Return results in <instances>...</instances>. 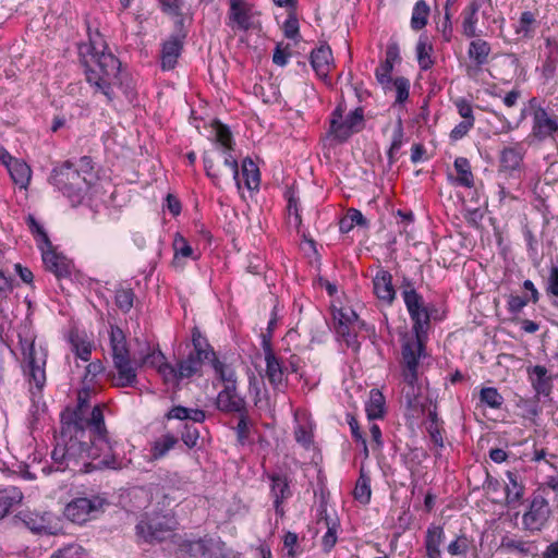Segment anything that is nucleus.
<instances>
[{"label": "nucleus", "instance_id": "nucleus-1", "mask_svg": "<svg viewBox=\"0 0 558 558\" xmlns=\"http://www.w3.org/2000/svg\"><path fill=\"white\" fill-rule=\"evenodd\" d=\"M93 429L61 424L60 436L51 452V468L58 472L89 473L94 470L122 468L117 442L108 432L99 430L100 416L92 418Z\"/></svg>", "mask_w": 558, "mask_h": 558}, {"label": "nucleus", "instance_id": "nucleus-2", "mask_svg": "<svg viewBox=\"0 0 558 558\" xmlns=\"http://www.w3.org/2000/svg\"><path fill=\"white\" fill-rule=\"evenodd\" d=\"M81 62L85 69L86 81L100 92L108 101L114 98L113 86L123 87L120 60L109 50L102 35L88 32V41L78 46Z\"/></svg>", "mask_w": 558, "mask_h": 558}, {"label": "nucleus", "instance_id": "nucleus-3", "mask_svg": "<svg viewBox=\"0 0 558 558\" xmlns=\"http://www.w3.org/2000/svg\"><path fill=\"white\" fill-rule=\"evenodd\" d=\"M96 180L97 174L89 156L65 160L54 166L49 177V183L72 203H81Z\"/></svg>", "mask_w": 558, "mask_h": 558}, {"label": "nucleus", "instance_id": "nucleus-4", "mask_svg": "<svg viewBox=\"0 0 558 558\" xmlns=\"http://www.w3.org/2000/svg\"><path fill=\"white\" fill-rule=\"evenodd\" d=\"M17 337L23 357L22 367L29 385V391L34 397L40 396L47 381L48 350L45 345L36 343L35 335L27 327L20 329Z\"/></svg>", "mask_w": 558, "mask_h": 558}, {"label": "nucleus", "instance_id": "nucleus-5", "mask_svg": "<svg viewBox=\"0 0 558 558\" xmlns=\"http://www.w3.org/2000/svg\"><path fill=\"white\" fill-rule=\"evenodd\" d=\"M110 344L113 367L117 376L113 385L120 388L135 387L137 384V360L132 361L126 345L125 336L121 328L111 327Z\"/></svg>", "mask_w": 558, "mask_h": 558}, {"label": "nucleus", "instance_id": "nucleus-6", "mask_svg": "<svg viewBox=\"0 0 558 558\" xmlns=\"http://www.w3.org/2000/svg\"><path fill=\"white\" fill-rule=\"evenodd\" d=\"M192 345L193 350L178 362V373L183 379L202 375L203 365L206 363L210 364L214 357V348L197 327H194L192 330Z\"/></svg>", "mask_w": 558, "mask_h": 558}, {"label": "nucleus", "instance_id": "nucleus-7", "mask_svg": "<svg viewBox=\"0 0 558 558\" xmlns=\"http://www.w3.org/2000/svg\"><path fill=\"white\" fill-rule=\"evenodd\" d=\"M105 404H97L92 408L88 402V392H80L76 407L74 409H66L61 413V424L93 429L92 418H96V415H98L101 421L99 430L108 432L105 423Z\"/></svg>", "mask_w": 558, "mask_h": 558}, {"label": "nucleus", "instance_id": "nucleus-8", "mask_svg": "<svg viewBox=\"0 0 558 558\" xmlns=\"http://www.w3.org/2000/svg\"><path fill=\"white\" fill-rule=\"evenodd\" d=\"M175 520L168 513L145 512L135 526L136 535L147 543L163 541L174 529Z\"/></svg>", "mask_w": 558, "mask_h": 558}, {"label": "nucleus", "instance_id": "nucleus-9", "mask_svg": "<svg viewBox=\"0 0 558 558\" xmlns=\"http://www.w3.org/2000/svg\"><path fill=\"white\" fill-rule=\"evenodd\" d=\"M345 107L339 104L330 116L329 133L340 142H345L352 134L364 128V110L357 107L343 118Z\"/></svg>", "mask_w": 558, "mask_h": 558}, {"label": "nucleus", "instance_id": "nucleus-10", "mask_svg": "<svg viewBox=\"0 0 558 558\" xmlns=\"http://www.w3.org/2000/svg\"><path fill=\"white\" fill-rule=\"evenodd\" d=\"M425 339L415 337L402 344V377L411 387L418 380L420 360L425 356Z\"/></svg>", "mask_w": 558, "mask_h": 558}, {"label": "nucleus", "instance_id": "nucleus-11", "mask_svg": "<svg viewBox=\"0 0 558 558\" xmlns=\"http://www.w3.org/2000/svg\"><path fill=\"white\" fill-rule=\"evenodd\" d=\"M105 504L106 499L97 495L78 497L65 506L63 513L70 521L83 524L99 512Z\"/></svg>", "mask_w": 558, "mask_h": 558}, {"label": "nucleus", "instance_id": "nucleus-12", "mask_svg": "<svg viewBox=\"0 0 558 558\" xmlns=\"http://www.w3.org/2000/svg\"><path fill=\"white\" fill-rule=\"evenodd\" d=\"M233 144L234 143L230 130L226 125L217 123V125L215 126L216 150L219 154V157L223 159V165L231 170L235 185L240 189V170L238 160L232 155Z\"/></svg>", "mask_w": 558, "mask_h": 558}, {"label": "nucleus", "instance_id": "nucleus-13", "mask_svg": "<svg viewBox=\"0 0 558 558\" xmlns=\"http://www.w3.org/2000/svg\"><path fill=\"white\" fill-rule=\"evenodd\" d=\"M557 132V117L550 116L547 110H538L537 113H532V130L530 135L536 141L544 142L554 138Z\"/></svg>", "mask_w": 558, "mask_h": 558}, {"label": "nucleus", "instance_id": "nucleus-14", "mask_svg": "<svg viewBox=\"0 0 558 558\" xmlns=\"http://www.w3.org/2000/svg\"><path fill=\"white\" fill-rule=\"evenodd\" d=\"M549 506L542 496H535L529 510L523 514L522 523L529 531H539L548 519Z\"/></svg>", "mask_w": 558, "mask_h": 558}, {"label": "nucleus", "instance_id": "nucleus-15", "mask_svg": "<svg viewBox=\"0 0 558 558\" xmlns=\"http://www.w3.org/2000/svg\"><path fill=\"white\" fill-rule=\"evenodd\" d=\"M216 408L223 413H243L247 410L244 397L236 391V386H223L216 398Z\"/></svg>", "mask_w": 558, "mask_h": 558}, {"label": "nucleus", "instance_id": "nucleus-16", "mask_svg": "<svg viewBox=\"0 0 558 558\" xmlns=\"http://www.w3.org/2000/svg\"><path fill=\"white\" fill-rule=\"evenodd\" d=\"M270 484V495L274 500L276 513L282 518L284 515L283 502L292 496V490L288 477L281 473H272L268 475Z\"/></svg>", "mask_w": 558, "mask_h": 558}, {"label": "nucleus", "instance_id": "nucleus-17", "mask_svg": "<svg viewBox=\"0 0 558 558\" xmlns=\"http://www.w3.org/2000/svg\"><path fill=\"white\" fill-rule=\"evenodd\" d=\"M373 292L376 298L387 304L391 305L396 299V289L392 284V275L384 269L379 268L373 277Z\"/></svg>", "mask_w": 558, "mask_h": 558}, {"label": "nucleus", "instance_id": "nucleus-18", "mask_svg": "<svg viewBox=\"0 0 558 558\" xmlns=\"http://www.w3.org/2000/svg\"><path fill=\"white\" fill-rule=\"evenodd\" d=\"M185 36L182 34L171 35L163 44L161 49V68L165 71L172 70L178 58L181 56L184 46Z\"/></svg>", "mask_w": 558, "mask_h": 558}, {"label": "nucleus", "instance_id": "nucleus-19", "mask_svg": "<svg viewBox=\"0 0 558 558\" xmlns=\"http://www.w3.org/2000/svg\"><path fill=\"white\" fill-rule=\"evenodd\" d=\"M185 548L192 558H222L220 542L213 538L189 542Z\"/></svg>", "mask_w": 558, "mask_h": 558}, {"label": "nucleus", "instance_id": "nucleus-20", "mask_svg": "<svg viewBox=\"0 0 558 558\" xmlns=\"http://www.w3.org/2000/svg\"><path fill=\"white\" fill-rule=\"evenodd\" d=\"M263 349L266 362V376L275 388H279L284 381L283 366L275 355L269 340H263Z\"/></svg>", "mask_w": 558, "mask_h": 558}, {"label": "nucleus", "instance_id": "nucleus-21", "mask_svg": "<svg viewBox=\"0 0 558 558\" xmlns=\"http://www.w3.org/2000/svg\"><path fill=\"white\" fill-rule=\"evenodd\" d=\"M529 379L538 396L548 397L553 389V376L543 365H534L527 368Z\"/></svg>", "mask_w": 558, "mask_h": 558}, {"label": "nucleus", "instance_id": "nucleus-22", "mask_svg": "<svg viewBox=\"0 0 558 558\" xmlns=\"http://www.w3.org/2000/svg\"><path fill=\"white\" fill-rule=\"evenodd\" d=\"M525 156V148L521 143L505 147L500 151V169L512 173L520 170Z\"/></svg>", "mask_w": 558, "mask_h": 558}, {"label": "nucleus", "instance_id": "nucleus-23", "mask_svg": "<svg viewBox=\"0 0 558 558\" xmlns=\"http://www.w3.org/2000/svg\"><path fill=\"white\" fill-rule=\"evenodd\" d=\"M43 260L46 268L53 272L58 278H66L71 275V264L62 255L52 250H43Z\"/></svg>", "mask_w": 558, "mask_h": 558}, {"label": "nucleus", "instance_id": "nucleus-24", "mask_svg": "<svg viewBox=\"0 0 558 558\" xmlns=\"http://www.w3.org/2000/svg\"><path fill=\"white\" fill-rule=\"evenodd\" d=\"M229 17L242 31L252 27L251 7L243 0H230Z\"/></svg>", "mask_w": 558, "mask_h": 558}, {"label": "nucleus", "instance_id": "nucleus-25", "mask_svg": "<svg viewBox=\"0 0 558 558\" xmlns=\"http://www.w3.org/2000/svg\"><path fill=\"white\" fill-rule=\"evenodd\" d=\"M490 52V44L478 36L471 40L468 49V57L477 68H482L488 62Z\"/></svg>", "mask_w": 558, "mask_h": 558}, {"label": "nucleus", "instance_id": "nucleus-26", "mask_svg": "<svg viewBox=\"0 0 558 558\" xmlns=\"http://www.w3.org/2000/svg\"><path fill=\"white\" fill-rule=\"evenodd\" d=\"M434 48L427 34L422 33L415 47L416 60L422 71H427L434 65L432 52Z\"/></svg>", "mask_w": 558, "mask_h": 558}, {"label": "nucleus", "instance_id": "nucleus-27", "mask_svg": "<svg viewBox=\"0 0 558 558\" xmlns=\"http://www.w3.org/2000/svg\"><path fill=\"white\" fill-rule=\"evenodd\" d=\"M332 60V52L328 46H320L311 53V64L319 76H327Z\"/></svg>", "mask_w": 558, "mask_h": 558}, {"label": "nucleus", "instance_id": "nucleus-28", "mask_svg": "<svg viewBox=\"0 0 558 558\" xmlns=\"http://www.w3.org/2000/svg\"><path fill=\"white\" fill-rule=\"evenodd\" d=\"M209 365L214 369L216 377L223 383V386H232V384L238 386L235 369L230 364L221 361L216 352H214V357Z\"/></svg>", "mask_w": 558, "mask_h": 558}, {"label": "nucleus", "instance_id": "nucleus-29", "mask_svg": "<svg viewBox=\"0 0 558 558\" xmlns=\"http://www.w3.org/2000/svg\"><path fill=\"white\" fill-rule=\"evenodd\" d=\"M480 9L476 5H468L461 13L462 16V34L468 38H475L482 34L477 28Z\"/></svg>", "mask_w": 558, "mask_h": 558}, {"label": "nucleus", "instance_id": "nucleus-30", "mask_svg": "<svg viewBox=\"0 0 558 558\" xmlns=\"http://www.w3.org/2000/svg\"><path fill=\"white\" fill-rule=\"evenodd\" d=\"M19 519L32 532L40 534L46 533L48 529V513H37L32 511H21Z\"/></svg>", "mask_w": 558, "mask_h": 558}, {"label": "nucleus", "instance_id": "nucleus-31", "mask_svg": "<svg viewBox=\"0 0 558 558\" xmlns=\"http://www.w3.org/2000/svg\"><path fill=\"white\" fill-rule=\"evenodd\" d=\"M13 182L21 189H27L32 179L31 167L22 159H15L8 169Z\"/></svg>", "mask_w": 558, "mask_h": 558}, {"label": "nucleus", "instance_id": "nucleus-32", "mask_svg": "<svg viewBox=\"0 0 558 558\" xmlns=\"http://www.w3.org/2000/svg\"><path fill=\"white\" fill-rule=\"evenodd\" d=\"M445 532L440 525H429L425 536L426 557L429 555L441 556L440 545L444 541Z\"/></svg>", "mask_w": 558, "mask_h": 558}, {"label": "nucleus", "instance_id": "nucleus-33", "mask_svg": "<svg viewBox=\"0 0 558 558\" xmlns=\"http://www.w3.org/2000/svg\"><path fill=\"white\" fill-rule=\"evenodd\" d=\"M241 173L244 185L250 191L258 190L260 183V173L256 163L251 158H244L241 165Z\"/></svg>", "mask_w": 558, "mask_h": 558}, {"label": "nucleus", "instance_id": "nucleus-34", "mask_svg": "<svg viewBox=\"0 0 558 558\" xmlns=\"http://www.w3.org/2000/svg\"><path fill=\"white\" fill-rule=\"evenodd\" d=\"M367 418L373 421L381 418L385 413V397L378 389L369 391V398L365 405Z\"/></svg>", "mask_w": 558, "mask_h": 558}, {"label": "nucleus", "instance_id": "nucleus-35", "mask_svg": "<svg viewBox=\"0 0 558 558\" xmlns=\"http://www.w3.org/2000/svg\"><path fill=\"white\" fill-rule=\"evenodd\" d=\"M453 167L458 173V177L456 178L457 185L469 189L473 187L474 177L469 159L465 157H457L454 159Z\"/></svg>", "mask_w": 558, "mask_h": 558}, {"label": "nucleus", "instance_id": "nucleus-36", "mask_svg": "<svg viewBox=\"0 0 558 558\" xmlns=\"http://www.w3.org/2000/svg\"><path fill=\"white\" fill-rule=\"evenodd\" d=\"M409 315L413 322V332L415 337L426 338V333L429 327V313L427 308L422 305L418 308L409 312Z\"/></svg>", "mask_w": 558, "mask_h": 558}, {"label": "nucleus", "instance_id": "nucleus-37", "mask_svg": "<svg viewBox=\"0 0 558 558\" xmlns=\"http://www.w3.org/2000/svg\"><path fill=\"white\" fill-rule=\"evenodd\" d=\"M506 498L508 504L517 502L523 497L524 486L517 471H507Z\"/></svg>", "mask_w": 558, "mask_h": 558}, {"label": "nucleus", "instance_id": "nucleus-38", "mask_svg": "<svg viewBox=\"0 0 558 558\" xmlns=\"http://www.w3.org/2000/svg\"><path fill=\"white\" fill-rule=\"evenodd\" d=\"M177 444L178 438L171 434H165L157 438L150 449L151 460L162 459Z\"/></svg>", "mask_w": 558, "mask_h": 558}, {"label": "nucleus", "instance_id": "nucleus-39", "mask_svg": "<svg viewBox=\"0 0 558 558\" xmlns=\"http://www.w3.org/2000/svg\"><path fill=\"white\" fill-rule=\"evenodd\" d=\"M165 359L166 356L159 348H150L148 344L146 353L140 351L136 357L138 367L148 366L157 371Z\"/></svg>", "mask_w": 558, "mask_h": 558}, {"label": "nucleus", "instance_id": "nucleus-40", "mask_svg": "<svg viewBox=\"0 0 558 558\" xmlns=\"http://www.w3.org/2000/svg\"><path fill=\"white\" fill-rule=\"evenodd\" d=\"M23 499V494L15 487L0 492V519L5 517L9 511L20 504Z\"/></svg>", "mask_w": 558, "mask_h": 558}, {"label": "nucleus", "instance_id": "nucleus-41", "mask_svg": "<svg viewBox=\"0 0 558 558\" xmlns=\"http://www.w3.org/2000/svg\"><path fill=\"white\" fill-rule=\"evenodd\" d=\"M174 257H173V264L178 265L181 258H192L197 259L198 256L195 255L193 247L190 245L187 240L181 235L180 233H177L173 239L172 243Z\"/></svg>", "mask_w": 558, "mask_h": 558}, {"label": "nucleus", "instance_id": "nucleus-42", "mask_svg": "<svg viewBox=\"0 0 558 558\" xmlns=\"http://www.w3.org/2000/svg\"><path fill=\"white\" fill-rule=\"evenodd\" d=\"M429 11V7L425 0H418L414 4L411 16V28L413 31H421L426 26Z\"/></svg>", "mask_w": 558, "mask_h": 558}, {"label": "nucleus", "instance_id": "nucleus-43", "mask_svg": "<svg viewBox=\"0 0 558 558\" xmlns=\"http://www.w3.org/2000/svg\"><path fill=\"white\" fill-rule=\"evenodd\" d=\"M353 494L354 498L363 505L368 504L371 500V478L363 468L360 470V476L356 481Z\"/></svg>", "mask_w": 558, "mask_h": 558}, {"label": "nucleus", "instance_id": "nucleus-44", "mask_svg": "<svg viewBox=\"0 0 558 558\" xmlns=\"http://www.w3.org/2000/svg\"><path fill=\"white\" fill-rule=\"evenodd\" d=\"M402 298L408 312H413V310L424 305L422 295L416 292L412 282L408 279L403 280Z\"/></svg>", "mask_w": 558, "mask_h": 558}, {"label": "nucleus", "instance_id": "nucleus-45", "mask_svg": "<svg viewBox=\"0 0 558 558\" xmlns=\"http://www.w3.org/2000/svg\"><path fill=\"white\" fill-rule=\"evenodd\" d=\"M403 125L401 119H399L397 125L393 129L391 144L387 153L389 165L396 162L398 154L403 145Z\"/></svg>", "mask_w": 558, "mask_h": 558}, {"label": "nucleus", "instance_id": "nucleus-46", "mask_svg": "<svg viewBox=\"0 0 558 558\" xmlns=\"http://www.w3.org/2000/svg\"><path fill=\"white\" fill-rule=\"evenodd\" d=\"M536 19L533 12L524 11L521 13L515 33L524 38H531L535 31Z\"/></svg>", "mask_w": 558, "mask_h": 558}, {"label": "nucleus", "instance_id": "nucleus-47", "mask_svg": "<svg viewBox=\"0 0 558 558\" xmlns=\"http://www.w3.org/2000/svg\"><path fill=\"white\" fill-rule=\"evenodd\" d=\"M135 293L131 288H119L116 290L114 302L120 311L129 313L133 307Z\"/></svg>", "mask_w": 558, "mask_h": 558}, {"label": "nucleus", "instance_id": "nucleus-48", "mask_svg": "<svg viewBox=\"0 0 558 558\" xmlns=\"http://www.w3.org/2000/svg\"><path fill=\"white\" fill-rule=\"evenodd\" d=\"M204 169L206 175L211 180L213 184L217 187H221L222 173L219 167L215 163V160L210 153H205L203 156Z\"/></svg>", "mask_w": 558, "mask_h": 558}, {"label": "nucleus", "instance_id": "nucleus-49", "mask_svg": "<svg viewBox=\"0 0 558 558\" xmlns=\"http://www.w3.org/2000/svg\"><path fill=\"white\" fill-rule=\"evenodd\" d=\"M501 548L506 549L509 553H518L522 556L531 555L530 543L522 539L504 537L501 539Z\"/></svg>", "mask_w": 558, "mask_h": 558}, {"label": "nucleus", "instance_id": "nucleus-50", "mask_svg": "<svg viewBox=\"0 0 558 558\" xmlns=\"http://www.w3.org/2000/svg\"><path fill=\"white\" fill-rule=\"evenodd\" d=\"M335 329L336 333L345 342L349 348H352L353 350H357L360 348L357 333L354 329V326L336 325Z\"/></svg>", "mask_w": 558, "mask_h": 558}, {"label": "nucleus", "instance_id": "nucleus-51", "mask_svg": "<svg viewBox=\"0 0 558 558\" xmlns=\"http://www.w3.org/2000/svg\"><path fill=\"white\" fill-rule=\"evenodd\" d=\"M481 402L492 409H499L504 402L502 396L494 387H485L480 393Z\"/></svg>", "mask_w": 558, "mask_h": 558}, {"label": "nucleus", "instance_id": "nucleus-52", "mask_svg": "<svg viewBox=\"0 0 558 558\" xmlns=\"http://www.w3.org/2000/svg\"><path fill=\"white\" fill-rule=\"evenodd\" d=\"M337 320L336 325L357 326L359 328L364 327L365 323L360 320L357 314L351 308H340L335 315Z\"/></svg>", "mask_w": 558, "mask_h": 558}, {"label": "nucleus", "instance_id": "nucleus-53", "mask_svg": "<svg viewBox=\"0 0 558 558\" xmlns=\"http://www.w3.org/2000/svg\"><path fill=\"white\" fill-rule=\"evenodd\" d=\"M157 372L162 377L166 384L177 385L181 380H183V378L179 376L178 365L173 366L172 364L168 363L166 359L162 361Z\"/></svg>", "mask_w": 558, "mask_h": 558}, {"label": "nucleus", "instance_id": "nucleus-54", "mask_svg": "<svg viewBox=\"0 0 558 558\" xmlns=\"http://www.w3.org/2000/svg\"><path fill=\"white\" fill-rule=\"evenodd\" d=\"M50 558H88L85 549L78 544H70L54 551Z\"/></svg>", "mask_w": 558, "mask_h": 558}, {"label": "nucleus", "instance_id": "nucleus-55", "mask_svg": "<svg viewBox=\"0 0 558 558\" xmlns=\"http://www.w3.org/2000/svg\"><path fill=\"white\" fill-rule=\"evenodd\" d=\"M283 547L287 550V557L296 558L302 554L299 546V536L294 532L288 531L283 536Z\"/></svg>", "mask_w": 558, "mask_h": 558}, {"label": "nucleus", "instance_id": "nucleus-56", "mask_svg": "<svg viewBox=\"0 0 558 558\" xmlns=\"http://www.w3.org/2000/svg\"><path fill=\"white\" fill-rule=\"evenodd\" d=\"M470 544L468 536L461 534L448 545L447 550L451 556H465L470 549Z\"/></svg>", "mask_w": 558, "mask_h": 558}, {"label": "nucleus", "instance_id": "nucleus-57", "mask_svg": "<svg viewBox=\"0 0 558 558\" xmlns=\"http://www.w3.org/2000/svg\"><path fill=\"white\" fill-rule=\"evenodd\" d=\"M326 524H327V531L322 537V547L325 553H329L337 543V523L332 522L330 524V521L328 518H326Z\"/></svg>", "mask_w": 558, "mask_h": 558}, {"label": "nucleus", "instance_id": "nucleus-58", "mask_svg": "<svg viewBox=\"0 0 558 558\" xmlns=\"http://www.w3.org/2000/svg\"><path fill=\"white\" fill-rule=\"evenodd\" d=\"M453 104L457 108L458 113L464 121H472V123H475L473 107L468 99L459 97L454 99Z\"/></svg>", "mask_w": 558, "mask_h": 558}, {"label": "nucleus", "instance_id": "nucleus-59", "mask_svg": "<svg viewBox=\"0 0 558 558\" xmlns=\"http://www.w3.org/2000/svg\"><path fill=\"white\" fill-rule=\"evenodd\" d=\"M393 86L397 93L396 102L403 104L409 97L410 81L403 76H400L395 78Z\"/></svg>", "mask_w": 558, "mask_h": 558}, {"label": "nucleus", "instance_id": "nucleus-60", "mask_svg": "<svg viewBox=\"0 0 558 558\" xmlns=\"http://www.w3.org/2000/svg\"><path fill=\"white\" fill-rule=\"evenodd\" d=\"M235 433L240 444H244L248 436V411L239 413V422L235 427Z\"/></svg>", "mask_w": 558, "mask_h": 558}, {"label": "nucleus", "instance_id": "nucleus-61", "mask_svg": "<svg viewBox=\"0 0 558 558\" xmlns=\"http://www.w3.org/2000/svg\"><path fill=\"white\" fill-rule=\"evenodd\" d=\"M527 296L509 295L507 301L508 311L517 315L529 304Z\"/></svg>", "mask_w": 558, "mask_h": 558}, {"label": "nucleus", "instance_id": "nucleus-62", "mask_svg": "<svg viewBox=\"0 0 558 558\" xmlns=\"http://www.w3.org/2000/svg\"><path fill=\"white\" fill-rule=\"evenodd\" d=\"M393 66L395 65H392L391 63L384 61L376 69L375 76L381 85L389 84L391 82V72L393 70Z\"/></svg>", "mask_w": 558, "mask_h": 558}, {"label": "nucleus", "instance_id": "nucleus-63", "mask_svg": "<svg viewBox=\"0 0 558 558\" xmlns=\"http://www.w3.org/2000/svg\"><path fill=\"white\" fill-rule=\"evenodd\" d=\"M474 126V123L472 121H464L462 120L460 123H458L450 132V140L453 142L462 140L470 130Z\"/></svg>", "mask_w": 558, "mask_h": 558}, {"label": "nucleus", "instance_id": "nucleus-64", "mask_svg": "<svg viewBox=\"0 0 558 558\" xmlns=\"http://www.w3.org/2000/svg\"><path fill=\"white\" fill-rule=\"evenodd\" d=\"M546 291L551 295L558 296V265L550 267Z\"/></svg>", "mask_w": 558, "mask_h": 558}]
</instances>
